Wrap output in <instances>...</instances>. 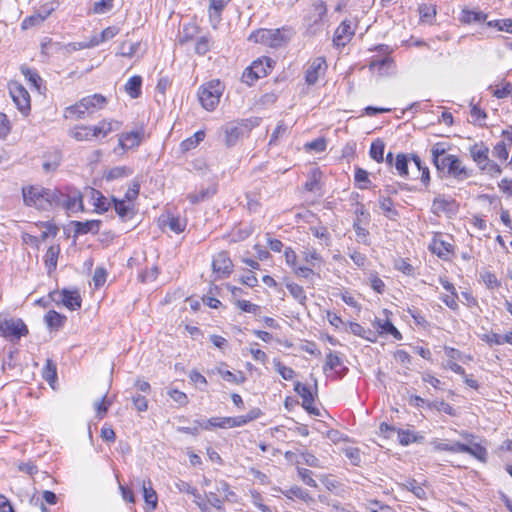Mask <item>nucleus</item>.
Wrapping results in <instances>:
<instances>
[{"label":"nucleus","instance_id":"obj_1","mask_svg":"<svg viewBox=\"0 0 512 512\" xmlns=\"http://www.w3.org/2000/svg\"><path fill=\"white\" fill-rule=\"evenodd\" d=\"M25 206L41 212L64 210L68 214L84 211L81 192L69 185L44 187L39 184L22 187Z\"/></svg>","mask_w":512,"mask_h":512},{"label":"nucleus","instance_id":"obj_2","mask_svg":"<svg viewBox=\"0 0 512 512\" xmlns=\"http://www.w3.org/2000/svg\"><path fill=\"white\" fill-rule=\"evenodd\" d=\"M293 31L289 27L277 29L261 28L253 31L248 40L254 43H260L270 48H279L286 45L292 38Z\"/></svg>","mask_w":512,"mask_h":512},{"label":"nucleus","instance_id":"obj_3","mask_svg":"<svg viewBox=\"0 0 512 512\" xmlns=\"http://www.w3.org/2000/svg\"><path fill=\"white\" fill-rule=\"evenodd\" d=\"M435 168L441 176L451 177L457 181H464L473 175L472 170L463 165L458 156L452 154L441 159Z\"/></svg>","mask_w":512,"mask_h":512},{"label":"nucleus","instance_id":"obj_4","mask_svg":"<svg viewBox=\"0 0 512 512\" xmlns=\"http://www.w3.org/2000/svg\"><path fill=\"white\" fill-rule=\"evenodd\" d=\"M28 334V327L21 318L0 313V337L11 343H17Z\"/></svg>","mask_w":512,"mask_h":512},{"label":"nucleus","instance_id":"obj_5","mask_svg":"<svg viewBox=\"0 0 512 512\" xmlns=\"http://www.w3.org/2000/svg\"><path fill=\"white\" fill-rule=\"evenodd\" d=\"M223 93V85L219 80L210 81L199 88L198 98L201 105L208 111H212L219 104Z\"/></svg>","mask_w":512,"mask_h":512},{"label":"nucleus","instance_id":"obj_6","mask_svg":"<svg viewBox=\"0 0 512 512\" xmlns=\"http://www.w3.org/2000/svg\"><path fill=\"white\" fill-rule=\"evenodd\" d=\"M381 56L372 57L369 68L371 70H377L380 75H390L395 70V62L390 54L392 53V49L388 45L380 44L375 47Z\"/></svg>","mask_w":512,"mask_h":512},{"label":"nucleus","instance_id":"obj_7","mask_svg":"<svg viewBox=\"0 0 512 512\" xmlns=\"http://www.w3.org/2000/svg\"><path fill=\"white\" fill-rule=\"evenodd\" d=\"M250 131L251 125L249 120L227 123L223 126L225 144L228 147L234 146L239 139L247 136Z\"/></svg>","mask_w":512,"mask_h":512},{"label":"nucleus","instance_id":"obj_8","mask_svg":"<svg viewBox=\"0 0 512 512\" xmlns=\"http://www.w3.org/2000/svg\"><path fill=\"white\" fill-rule=\"evenodd\" d=\"M49 296L53 302L62 304L71 311L81 308L82 299L77 290L63 289L61 291H53Z\"/></svg>","mask_w":512,"mask_h":512},{"label":"nucleus","instance_id":"obj_9","mask_svg":"<svg viewBox=\"0 0 512 512\" xmlns=\"http://www.w3.org/2000/svg\"><path fill=\"white\" fill-rule=\"evenodd\" d=\"M9 93L18 110L27 115L31 109L30 95L25 87L19 83H12L9 86Z\"/></svg>","mask_w":512,"mask_h":512},{"label":"nucleus","instance_id":"obj_10","mask_svg":"<svg viewBox=\"0 0 512 512\" xmlns=\"http://www.w3.org/2000/svg\"><path fill=\"white\" fill-rule=\"evenodd\" d=\"M294 391L302 398V407L311 415L320 416V410L315 407L314 401L317 391L312 392L310 387L299 381L294 383Z\"/></svg>","mask_w":512,"mask_h":512},{"label":"nucleus","instance_id":"obj_11","mask_svg":"<svg viewBox=\"0 0 512 512\" xmlns=\"http://www.w3.org/2000/svg\"><path fill=\"white\" fill-rule=\"evenodd\" d=\"M212 269L217 278H226L232 273L233 263L228 252L221 251L213 257Z\"/></svg>","mask_w":512,"mask_h":512},{"label":"nucleus","instance_id":"obj_12","mask_svg":"<svg viewBox=\"0 0 512 512\" xmlns=\"http://www.w3.org/2000/svg\"><path fill=\"white\" fill-rule=\"evenodd\" d=\"M145 136V128L140 125L135 130L125 132L119 135V146L124 149H132L138 147L143 141Z\"/></svg>","mask_w":512,"mask_h":512},{"label":"nucleus","instance_id":"obj_13","mask_svg":"<svg viewBox=\"0 0 512 512\" xmlns=\"http://www.w3.org/2000/svg\"><path fill=\"white\" fill-rule=\"evenodd\" d=\"M327 70V63L324 57H316L309 62L308 68L305 73V81L308 85H314L320 75L324 74Z\"/></svg>","mask_w":512,"mask_h":512},{"label":"nucleus","instance_id":"obj_14","mask_svg":"<svg viewBox=\"0 0 512 512\" xmlns=\"http://www.w3.org/2000/svg\"><path fill=\"white\" fill-rule=\"evenodd\" d=\"M429 250L442 260H449L454 252V246L451 242L435 236L429 244Z\"/></svg>","mask_w":512,"mask_h":512},{"label":"nucleus","instance_id":"obj_15","mask_svg":"<svg viewBox=\"0 0 512 512\" xmlns=\"http://www.w3.org/2000/svg\"><path fill=\"white\" fill-rule=\"evenodd\" d=\"M70 225L74 229V236L86 235L88 233L98 234L102 225L101 220H87V221H71Z\"/></svg>","mask_w":512,"mask_h":512},{"label":"nucleus","instance_id":"obj_16","mask_svg":"<svg viewBox=\"0 0 512 512\" xmlns=\"http://www.w3.org/2000/svg\"><path fill=\"white\" fill-rule=\"evenodd\" d=\"M108 100L105 96L99 93H95L81 99V105L87 114H93L101 109L107 104Z\"/></svg>","mask_w":512,"mask_h":512},{"label":"nucleus","instance_id":"obj_17","mask_svg":"<svg viewBox=\"0 0 512 512\" xmlns=\"http://www.w3.org/2000/svg\"><path fill=\"white\" fill-rule=\"evenodd\" d=\"M354 35V29L352 23L349 20H343L337 27L333 42L336 46H345Z\"/></svg>","mask_w":512,"mask_h":512},{"label":"nucleus","instance_id":"obj_18","mask_svg":"<svg viewBox=\"0 0 512 512\" xmlns=\"http://www.w3.org/2000/svg\"><path fill=\"white\" fill-rule=\"evenodd\" d=\"M457 453H467L482 463H486L488 458L487 449L479 443L467 445L461 442H457Z\"/></svg>","mask_w":512,"mask_h":512},{"label":"nucleus","instance_id":"obj_19","mask_svg":"<svg viewBox=\"0 0 512 512\" xmlns=\"http://www.w3.org/2000/svg\"><path fill=\"white\" fill-rule=\"evenodd\" d=\"M231 0H210L208 16L211 26L215 29L221 21V15L224 8Z\"/></svg>","mask_w":512,"mask_h":512},{"label":"nucleus","instance_id":"obj_20","mask_svg":"<svg viewBox=\"0 0 512 512\" xmlns=\"http://www.w3.org/2000/svg\"><path fill=\"white\" fill-rule=\"evenodd\" d=\"M118 33V29L115 27H107L105 28L101 33L96 34L91 37V39L88 42L80 43V48H92L96 47L99 44L112 39L116 34Z\"/></svg>","mask_w":512,"mask_h":512},{"label":"nucleus","instance_id":"obj_21","mask_svg":"<svg viewBox=\"0 0 512 512\" xmlns=\"http://www.w3.org/2000/svg\"><path fill=\"white\" fill-rule=\"evenodd\" d=\"M472 160L477 164L479 169L489 161V148L483 143H475L469 148Z\"/></svg>","mask_w":512,"mask_h":512},{"label":"nucleus","instance_id":"obj_22","mask_svg":"<svg viewBox=\"0 0 512 512\" xmlns=\"http://www.w3.org/2000/svg\"><path fill=\"white\" fill-rule=\"evenodd\" d=\"M324 369L335 371L339 377H343L348 371V368L343 365L341 358L332 351H330L326 356Z\"/></svg>","mask_w":512,"mask_h":512},{"label":"nucleus","instance_id":"obj_23","mask_svg":"<svg viewBox=\"0 0 512 512\" xmlns=\"http://www.w3.org/2000/svg\"><path fill=\"white\" fill-rule=\"evenodd\" d=\"M379 207L385 217L392 221H396L399 212L394 206L393 200L389 196H380L378 199Z\"/></svg>","mask_w":512,"mask_h":512},{"label":"nucleus","instance_id":"obj_24","mask_svg":"<svg viewBox=\"0 0 512 512\" xmlns=\"http://www.w3.org/2000/svg\"><path fill=\"white\" fill-rule=\"evenodd\" d=\"M216 191L215 185H209L208 187H202L199 191L188 194L187 199L191 204H198L211 198Z\"/></svg>","mask_w":512,"mask_h":512},{"label":"nucleus","instance_id":"obj_25","mask_svg":"<svg viewBox=\"0 0 512 512\" xmlns=\"http://www.w3.org/2000/svg\"><path fill=\"white\" fill-rule=\"evenodd\" d=\"M160 222L161 226H168L169 229L176 234L182 233L187 224L186 219L179 216H167L166 218H160Z\"/></svg>","mask_w":512,"mask_h":512},{"label":"nucleus","instance_id":"obj_26","mask_svg":"<svg viewBox=\"0 0 512 512\" xmlns=\"http://www.w3.org/2000/svg\"><path fill=\"white\" fill-rule=\"evenodd\" d=\"M272 64L273 60L269 57H265L263 60L258 59L253 61L250 68L254 75L260 79L269 73V71L272 69Z\"/></svg>","mask_w":512,"mask_h":512},{"label":"nucleus","instance_id":"obj_27","mask_svg":"<svg viewBox=\"0 0 512 512\" xmlns=\"http://www.w3.org/2000/svg\"><path fill=\"white\" fill-rule=\"evenodd\" d=\"M125 92L132 98L136 99L142 94V77L134 75L128 79L125 84Z\"/></svg>","mask_w":512,"mask_h":512},{"label":"nucleus","instance_id":"obj_28","mask_svg":"<svg viewBox=\"0 0 512 512\" xmlns=\"http://www.w3.org/2000/svg\"><path fill=\"white\" fill-rule=\"evenodd\" d=\"M410 162V155L399 153L397 154L394 162L396 174L404 179H410L408 164Z\"/></svg>","mask_w":512,"mask_h":512},{"label":"nucleus","instance_id":"obj_29","mask_svg":"<svg viewBox=\"0 0 512 512\" xmlns=\"http://www.w3.org/2000/svg\"><path fill=\"white\" fill-rule=\"evenodd\" d=\"M45 323L50 330H59L66 321V316L56 312L55 310L48 311L44 316Z\"/></svg>","mask_w":512,"mask_h":512},{"label":"nucleus","instance_id":"obj_30","mask_svg":"<svg viewBox=\"0 0 512 512\" xmlns=\"http://www.w3.org/2000/svg\"><path fill=\"white\" fill-rule=\"evenodd\" d=\"M450 144L448 142H437L432 145L431 147V156H432V163L434 166L439 165V161L441 159L445 158V156H449L448 150H450Z\"/></svg>","mask_w":512,"mask_h":512},{"label":"nucleus","instance_id":"obj_31","mask_svg":"<svg viewBox=\"0 0 512 512\" xmlns=\"http://www.w3.org/2000/svg\"><path fill=\"white\" fill-rule=\"evenodd\" d=\"M398 441L402 446H408L412 443H421L424 436L411 430L397 429Z\"/></svg>","mask_w":512,"mask_h":512},{"label":"nucleus","instance_id":"obj_32","mask_svg":"<svg viewBox=\"0 0 512 512\" xmlns=\"http://www.w3.org/2000/svg\"><path fill=\"white\" fill-rule=\"evenodd\" d=\"M410 160L413 161L417 171L421 174L420 180L424 186H428L430 184V170L428 166L421 160V158L417 154H410Z\"/></svg>","mask_w":512,"mask_h":512},{"label":"nucleus","instance_id":"obj_33","mask_svg":"<svg viewBox=\"0 0 512 512\" xmlns=\"http://www.w3.org/2000/svg\"><path fill=\"white\" fill-rule=\"evenodd\" d=\"M142 491L145 503L151 507V510H155L158 505V496L150 480L143 481Z\"/></svg>","mask_w":512,"mask_h":512},{"label":"nucleus","instance_id":"obj_34","mask_svg":"<svg viewBox=\"0 0 512 512\" xmlns=\"http://www.w3.org/2000/svg\"><path fill=\"white\" fill-rule=\"evenodd\" d=\"M60 253L59 245H52L48 248L45 256L44 262L47 268L48 274H51L57 267V260Z\"/></svg>","mask_w":512,"mask_h":512},{"label":"nucleus","instance_id":"obj_35","mask_svg":"<svg viewBox=\"0 0 512 512\" xmlns=\"http://www.w3.org/2000/svg\"><path fill=\"white\" fill-rule=\"evenodd\" d=\"M327 14L326 3L322 0L315 1L312 5L310 20L314 25H318L323 22L324 17Z\"/></svg>","mask_w":512,"mask_h":512},{"label":"nucleus","instance_id":"obj_36","mask_svg":"<svg viewBox=\"0 0 512 512\" xmlns=\"http://www.w3.org/2000/svg\"><path fill=\"white\" fill-rule=\"evenodd\" d=\"M455 207V200L438 195L434 198L432 208L434 212H452Z\"/></svg>","mask_w":512,"mask_h":512},{"label":"nucleus","instance_id":"obj_37","mask_svg":"<svg viewBox=\"0 0 512 512\" xmlns=\"http://www.w3.org/2000/svg\"><path fill=\"white\" fill-rule=\"evenodd\" d=\"M487 15L481 11L463 9L460 14V21L465 24L484 22Z\"/></svg>","mask_w":512,"mask_h":512},{"label":"nucleus","instance_id":"obj_38","mask_svg":"<svg viewBox=\"0 0 512 512\" xmlns=\"http://www.w3.org/2000/svg\"><path fill=\"white\" fill-rule=\"evenodd\" d=\"M91 199L93 200V205L95 206L97 213H104L108 211L110 203L100 191L92 189Z\"/></svg>","mask_w":512,"mask_h":512},{"label":"nucleus","instance_id":"obj_39","mask_svg":"<svg viewBox=\"0 0 512 512\" xmlns=\"http://www.w3.org/2000/svg\"><path fill=\"white\" fill-rule=\"evenodd\" d=\"M20 71L25 77V79L31 84V86L35 87L37 90L40 89L42 84V78L40 77L36 69L30 68L26 65H22L20 67Z\"/></svg>","mask_w":512,"mask_h":512},{"label":"nucleus","instance_id":"obj_40","mask_svg":"<svg viewBox=\"0 0 512 512\" xmlns=\"http://www.w3.org/2000/svg\"><path fill=\"white\" fill-rule=\"evenodd\" d=\"M285 286L290 292L291 296L301 305H305L307 301V296L304 291V288L294 282H290L286 280Z\"/></svg>","mask_w":512,"mask_h":512},{"label":"nucleus","instance_id":"obj_41","mask_svg":"<svg viewBox=\"0 0 512 512\" xmlns=\"http://www.w3.org/2000/svg\"><path fill=\"white\" fill-rule=\"evenodd\" d=\"M375 324H376L377 328L380 329L381 334L392 335L396 340L402 339V334L390 320H386V321L382 322L380 319L376 318Z\"/></svg>","mask_w":512,"mask_h":512},{"label":"nucleus","instance_id":"obj_42","mask_svg":"<svg viewBox=\"0 0 512 512\" xmlns=\"http://www.w3.org/2000/svg\"><path fill=\"white\" fill-rule=\"evenodd\" d=\"M384 150L385 143L378 138L371 143L369 155L376 162L382 163L384 161Z\"/></svg>","mask_w":512,"mask_h":512},{"label":"nucleus","instance_id":"obj_43","mask_svg":"<svg viewBox=\"0 0 512 512\" xmlns=\"http://www.w3.org/2000/svg\"><path fill=\"white\" fill-rule=\"evenodd\" d=\"M43 379L49 383V385H53V383L57 380V368L56 364L51 360L47 359L45 366L42 371Z\"/></svg>","mask_w":512,"mask_h":512},{"label":"nucleus","instance_id":"obj_44","mask_svg":"<svg viewBox=\"0 0 512 512\" xmlns=\"http://www.w3.org/2000/svg\"><path fill=\"white\" fill-rule=\"evenodd\" d=\"M113 201V207L117 215L122 218L126 219L130 217V213L132 211V206L127 204L125 199H117L115 197L112 198Z\"/></svg>","mask_w":512,"mask_h":512},{"label":"nucleus","instance_id":"obj_45","mask_svg":"<svg viewBox=\"0 0 512 512\" xmlns=\"http://www.w3.org/2000/svg\"><path fill=\"white\" fill-rule=\"evenodd\" d=\"M86 111L81 105V99L73 105H70L64 110V118H75V119H83L85 117Z\"/></svg>","mask_w":512,"mask_h":512},{"label":"nucleus","instance_id":"obj_46","mask_svg":"<svg viewBox=\"0 0 512 512\" xmlns=\"http://www.w3.org/2000/svg\"><path fill=\"white\" fill-rule=\"evenodd\" d=\"M422 22L431 24L436 17V7L428 4H421L418 8Z\"/></svg>","mask_w":512,"mask_h":512},{"label":"nucleus","instance_id":"obj_47","mask_svg":"<svg viewBox=\"0 0 512 512\" xmlns=\"http://www.w3.org/2000/svg\"><path fill=\"white\" fill-rule=\"evenodd\" d=\"M69 135L76 141H91L89 126L79 125L70 130Z\"/></svg>","mask_w":512,"mask_h":512},{"label":"nucleus","instance_id":"obj_48","mask_svg":"<svg viewBox=\"0 0 512 512\" xmlns=\"http://www.w3.org/2000/svg\"><path fill=\"white\" fill-rule=\"evenodd\" d=\"M282 493L289 499L297 498L303 501H307L310 498L309 493L300 486H292L288 490L282 491Z\"/></svg>","mask_w":512,"mask_h":512},{"label":"nucleus","instance_id":"obj_49","mask_svg":"<svg viewBox=\"0 0 512 512\" xmlns=\"http://www.w3.org/2000/svg\"><path fill=\"white\" fill-rule=\"evenodd\" d=\"M427 407L430 409H435L438 412H443L450 416L456 415V410L449 403H447L443 400L428 402Z\"/></svg>","mask_w":512,"mask_h":512},{"label":"nucleus","instance_id":"obj_50","mask_svg":"<svg viewBox=\"0 0 512 512\" xmlns=\"http://www.w3.org/2000/svg\"><path fill=\"white\" fill-rule=\"evenodd\" d=\"M405 488L412 492L418 499H426L427 493L425 489L415 480V479H409L404 484Z\"/></svg>","mask_w":512,"mask_h":512},{"label":"nucleus","instance_id":"obj_51","mask_svg":"<svg viewBox=\"0 0 512 512\" xmlns=\"http://www.w3.org/2000/svg\"><path fill=\"white\" fill-rule=\"evenodd\" d=\"M492 155L499 161L505 162L509 156L507 143L505 141L497 142L492 149Z\"/></svg>","mask_w":512,"mask_h":512},{"label":"nucleus","instance_id":"obj_52","mask_svg":"<svg viewBox=\"0 0 512 512\" xmlns=\"http://www.w3.org/2000/svg\"><path fill=\"white\" fill-rule=\"evenodd\" d=\"M211 48V37L203 35L197 38L195 43V53L198 55H205L210 51Z\"/></svg>","mask_w":512,"mask_h":512},{"label":"nucleus","instance_id":"obj_53","mask_svg":"<svg viewBox=\"0 0 512 512\" xmlns=\"http://www.w3.org/2000/svg\"><path fill=\"white\" fill-rule=\"evenodd\" d=\"M205 137V132L199 130L194 133V135L181 143L182 150H190L195 148L201 141H203Z\"/></svg>","mask_w":512,"mask_h":512},{"label":"nucleus","instance_id":"obj_54","mask_svg":"<svg viewBox=\"0 0 512 512\" xmlns=\"http://www.w3.org/2000/svg\"><path fill=\"white\" fill-rule=\"evenodd\" d=\"M355 182L358 184V188L361 190L368 189L370 184L369 174L362 168H356L354 174Z\"/></svg>","mask_w":512,"mask_h":512},{"label":"nucleus","instance_id":"obj_55","mask_svg":"<svg viewBox=\"0 0 512 512\" xmlns=\"http://www.w3.org/2000/svg\"><path fill=\"white\" fill-rule=\"evenodd\" d=\"M365 509L369 512H395L394 509L376 499L369 500L365 504Z\"/></svg>","mask_w":512,"mask_h":512},{"label":"nucleus","instance_id":"obj_56","mask_svg":"<svg viewBox=\"0 0 512 512\" xmlns=\"http://www.w3.org/2000/svg\"><path fill=\"white\" fill-rule=\"evenodd\" d=\"M198 30H199V28L195 24L184 25L182 32L180 34L179 42L181 44H184V43L192 40L198 33Z\"/></svg>","mask_w":512,"mask_h":512},{"label":"nucleus","instance_id":"obj_57","mask_svg":"<svg viewBox=\"0 0 512 512\" xmlns=\"http://www.w3.org/2000/svg\"><path fill=\"white\" fill-rule=\"evenodd\" d=\"M102 130V138L106 137L111 132L117 131L121 128L122 123L116 120L104 119L99 122Z\"/></svg>","mask_w":512,"mask_h":512},{"label":"nucleus","instance_id":"obj_58","mask_svg":"<svg viewBox=\"0 0 512 512\" xmlns=\"http://www.w3.org/2000/svg\"><path fill=\"white\" fill-rule=\"evenodd\" d=\"M276 371L281 375L284 380H291L295 376V371L285 366L279 359L273 361Z\"/></svg>","mask_w":512,"mask_h":512},{"label":"nucleus","instance_id":"obj_59","mask_svg":"<svg viewBox=\"0 0 512 512\" xmlns=\"http://www.w3.org/2000/svg\"><path fill=\"white\" fill-rule=\"evenodd\" d=\"M219 374L225 381L234 383V384L243 383L246 379L244 374L241 371H239L237 374H235L229 370H219Z\"/></svg>","mask_w":512,"mask_h":512},{"label":"nucleus","instance_id":"obj_60","mask_svg":"<svg viewBox=\"0 0 512 512\" xmlns=\"http://www.w3.org/2000/svg\"><path fill=\"white\" fill-rule=\"evenodd\" d=\"M370 287L378 294H383L386 288L383 280L377 273H371L368 278Z\"/></svg>","mask_w":512,"mask_h":512},{"label":"nucleus","instance_id":"obj_61","mask_svg":"<svg viewBox=\"0 0 512 512\" xmlns=\"http://www.w3.org/2000/svg\"><path fill=\"white\" fill-rule=\"evenodd\" d=\"M298 476L303 481L304 484H306L309 487H317L316 481L313 479V472L306 468H297Z\"/></svg>","mask_w":512,"mask_h":512},{"label":"nucleus","instance_id":"obj_62","mask_svg":"<svg viewBox=\"0 0 512 512\" xmlns=\"http://www.w3.org/2000/svg\"><path fill=\"white\" fill-rule=\"evenodd\" d=\"M480 170L491 177H496L502 173V168L496 162L489 160L487 161Z\"/></svg>","mask_w":512,"mask_h":512},{"label":"nucleus","instance_id":"obj_63","mask_svg":"<svg viewBox=\"0 0 512 512\" xmlns=\"http://www.w3.org/2000/svg\"><path fill=\"white\" fill-rule=\"evenodd\" d=\"M167 394L178 406H186L188 404L187 395L178 389H169Z\"/></svg>","mask_w":512,"mask_h":512},{"label":"nucleus","instance_id":"obj_64","mask_svg":"<svg viewBox=\"0 0 512 512\" xmlns=\"http://www.w3.org/2000/svg\"><path fill=\"white\" fill-rule=\"evenodd\" d=\"M482 281L489 289L500 287L501 283L498 281L496 275L493 272L485 271L480 275Z\"/></svg>","mask_w":512,"mask_h":512}]
</instances>
